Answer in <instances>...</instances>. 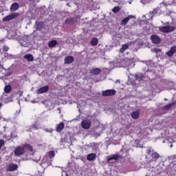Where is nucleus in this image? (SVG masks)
Segmentation results:
<instances>
[{"label":"nucleus","mask_w":176,"mask_h":176,"mask_svg":"<svg viewBox=\"0 0 176 176\" xmlns=\"http://www.w3.org/2000/svg\"><path fill=\"white\" fill-rule=\"evenodd\" d=\"M133 62L131 60L128 58H124L122 59H120L118 63L115 64V67H122V68H126V67H130Z\"/></svg>","instance_id":"obj_1"},{"label":"nucleus","mask_w":176,"mask_h":176,"mask_svg":"<svg viewBox=\"0 0 176 176\" xmlns=\"http://www.w3.org/2000/svg\"><path fill=\"white\" fill-rule=\"evenodd\" d=\"M159 30L160 32H163L164 34H169V32H174V31H175V26L166 25L160 27Z\"/></svg>","instance_id":"obj_2"},{"label":"nucleus","mask_w":176,"mask_h":176,"mask_svg":"<svg viewBox=\"0 0 176 176\" xmlns=\"http://www.w3.org/2000/svg\"><path fill=\"white\" fill-rule=\"evenodd\" d=\"M21 46L23 47H28L30 46V37L28 36H23L21 40H19Z\"/></svg>","instance_id":"obj_3"},{"label":"nucleus","mask_w":176,"mask_h":176,"mask_svg":"<svg viewBox=\"0 0 176 176\" xmlns=\"http://www.w3.org/2000/svg\"><path fill=\"white\" fill-rule=\"evenodd\" d=\"M19 15V14L17 12H12L3 18V21H10V20H14V19H16Z\"/></svg>","instance_id":"obj_4"},{"label":"nucleus","mask_w":176,"mask_h":176,"mask_svg":"<svg viewBox=\"0 0 176 176\" xmlns=\"http://www.w3.org/2000/svg\"><path fill=\"white\" fill-rule=\"evenodd\" d=\"M116 91L115 89H107L102 92V97H110L111 96H115Z\"/></svg>","instance_id":"obj_5"},{"label":"nucleus","mask_w":176,"mask_h":176,"mask_svg":"<svg viewBox=\"0 0 176 176\" xmlns=\"http://www.w3.org/2000/svg\"><path fill=\"white\" fill-rule=\"evenodd\" d=\"M91 126V121L89 120H85L81 122V127L85 129V130H89Z\"/></svg>","instance_id":"obj_6"},{"label":"nucleus","mask_w":176,"mask_h":176,"mask_svg":"<svg viewBox=\"0 0 176 176\" xmlns=\"http://www.w3.org/2000/svg\"><path fill=\"white\" fill-rule=\"evenodd\" d=\"M151 39L153 42V43H154L155 45H159V43H160L161 42V39L160 37H159V36L153 34L151 36Z\"/></svg>","instance_id":"obj_7"},{"label":"nucleus","mask_w":176,"mask_h":176,"mask_svg":"<svg viewBox=\"0 0 176 176\" xmlns=\"http://www.w3.org/2000/svg\"><path fill=\"white\" fill-rule=\"evenodd\" d=\"M52 162L51 158H49L47 155H45L42 160V164H46V166H49L52 165Z\"/></svg>","instance_id":"obj_8"},{"label":"nucleus","mask_w":176,"mask_h":176,"mask_svg":"<svg viewBox=\"0 0 176 176\" xmlns=\"http://www.w3.org/2000/svg\"><path fill=\"white\" fill-rule=\"evenodd\" d=\"M131 19H134V16L129 15L127 17L124 18L120 21V25H126L129 21H130Z\"/></svg>","instance_id":"obj_9"},{"label":"nucleus","mask_w":176,"mask_h":176,"mask_svg":"<svg viewBox=\"0 0 176 176\" xmlns=\"http://www.w3.org/2000/svg\"><path fill=\"white\" fill-rule=\"evenodd\" d=\"M24 153V148L22 146H18L15 150H14V154L16 156H21Z\"/></svg>","instance_id":"obj_10"},{"label":"nucleus","mask_w":176,"mask_h":176,"mask_svg":"<svg viewBox=\"0 0 176 176\" xmlns=\"http://www.w3.org/2000/svg\"><path fill=\"white\" fill-rule=\"evenodd\" d=\"M49 91V86L46 85L39 88L37 90V94H43V93H47Z\"/></svg>","instance_id":"obj_11"},{"label":"nucleus","mask_w":176,"mask_h":176,"mask_svg":"<svg viewBox=\"0 0 176 176\" xmlns=\"http://www.w3.org/2000/svg\"><path fill=\"white\" fill-rule=\"evenodd\" d=\"M176 53V46H173L170 47V50L168 51L166 54L168 57H173V55Z\"/></svg>","instance_id":"obj_12"},{"label":"nucleus","mask_w":176,"mask_h":176,"mask_svg":"<svg viewBox=\"0 0 176 176\" xmlns=\"http://www.w3.org/2000/svg\"><path fill=\"white\" fill-rule=\"evenodd\" d=\"M65 64H72L75 61V58L72 56H67L64 59Z\"/></svg>","instance_id":"obj_13"},{"label":"nucleus","mask_w":176,"mask_h":176,"mask_svg":"<svg viewBox=\"0 0 176 176\" xmlns=\"http://www.w3.org/2000/svg\"><path fill=\"white\" fill-rule=\"evenodd\" d=\"M151 162H157L160 157H161L160 155L156 152H153L151 155Z\"/></svg>","instance_id":"obj_14"},{"label":"nucleus","mask_w":176,"mask_h":176,"mask_svg":"<svg viewBox=\"0 0 176 176\" xmlns=\"http://www.w3.org/2000/svg\"><path fill=\"white\" fill-rule=\"evenodd\" d=\"M19 8H20L19 3H13L10 8V10L12 12H16V10H19Z\"/></svg>","instance_id":"obj_15"},{"label":"nucleus","mask_w":176,"mask_h":176,"mask_svg":"<svg viewBox=\"0 0 176 176\" xmlns=\"http://www.w3.org/2000/svg\"><path fill=\"white\" fill-rule=\"evenodd\" d=\"M39 129H42V126L39 125V123L35 122L30 126V130H39Z\"/></svg>","instance_id":"obj_16"},{"label":"nucleus","mask_w":176,"mask_h":176,"mask_svg":"<svg viewBox=\"0 0 176 176\" xmlns=\"http://www.w3.org/2000/svg\"><path fill=\"white\" fill-rule=\"evenodd\" d=\"M96 157H97V155H96V153H90L87 155V160L89 162H93V160H96Z\"/></svg>","instance_id":"obj_17"},{"label":"nucleus","mask_w":176,"mask_h":176,"mask_svg":"<svg viewBox=\"0 0 176 176\" xmlns=\"http://www.w3.org/2000/svg\"><path fill=\"white\" fill-rule=\"evenodd\" d=\"M23 58L25 60H27L28 63H32V61H34V56L31 54H25Z\"/></svg>","instance_id":"obj_18"},{"label":"nucleus","mask_w":176,"mask_h":176,"mask_svg":"<svg viewBox=\"0 0 176 176\" xmlns=\"http://www.w3.org/2000/svg\"><path fill=\"white\" fill-rule=\"evenodd\" d=\"M65 126V125L63 124V122H60V124H57L56 128L57 133H60V131H63Z\"/></svg>","instance_id":"obj_19"},{"label":"nucleus","mask_w":176,"mask_h":176,"mask_svg":"<svg viewBox=\"0 0 176 176\" xmlns=\"http://www.w3.org/2000/svg\"><path fill=\"white\" fill-rule=\"evenodd\" d=\"M19 168V166L16 164H10L7 168L8 171H14Z\"/></svg>","instance_id":"obj_20"},{"label":"nucleus","mask_w":176,"mask_h":176,"mask_svg":"<svg viewBox=\"0 0 176 176\" xmlns=\"http://www.w3.org/2000/svg\"><path fill=\"white\" fill-rule=\"evenodd\" d=\"M144 78L145 76L141 73L135 75V79H136V80H138V82H141V80H142V79H144Z\"/></svg>","instance_id":"obj_21"},{"label":"nucleus","mask_w":176,"mask_h":176,"mask_svg":"<svg viewBox=\"0 0 176 176\" xmlns=\"http://www.w3.org/2000/svg\"><path fill=\"white\" fill-rule=\"evenodd\" d=\"M118 159H120V155H113L107 158V161L111 162V160H118Z\"/></svg>","instance_id":"obj_22"},{"label":"nucleus","mask_w":176,"mask_h":176,"mask_svg":"<svg viewBox=\"0 0 176 176\" xmlns=\"http://www.w3.org/2000/svg\"><path fill=\"white\" fill-rule=\"evenodd\" d=\"M139 116H140V110H137L135 111H133L131 113L132 119H138Z\"/></svg>","instance_id":"obj_23"},{"label":"nucleus","mask_w":176,"mask_h":176,"mask_svg":"<svg viewBox=\"0 0 176 176\" xmlns=\"http://www.w3.org/2000/svg\"><path fill=\"white\" fill-rule=\"evenodd\" d=\"M76 19L75 18H69V19H67L65 22L66 23V24H74V23H76Z\"/></svg>","instance_id":"obj_24"},{"label":"nucleus","mask_w":176,"mask_h":176,"mask_svg":"<svg viewBox=\"0 0 176 176\" xmlns=\"http://www.w3.org/2000/svg\"><path fill=\"white\" fill-rule=\"evenodd\" d=\"M162 12L160 11V9L159 8H155L153 11H150V14H160Z\"/></svg>","instance_id":"obj_25"},{"label":"nucleus","mask_w":176,"mask_h":176,"mask_svg":"<svg viewBox=\"0 0 176 176\" xmlns=\"http://www.w3.org/2000/svg\"><path fill=\"white\" fill-rule=\"evenodd\" d=\"M91 75H100V74H101V70L98 68H95L91 71Z\"/></svg>","instance_id":"obj_26"},{"label":"nucleus","mask_w":176,"mask_h":176,"mask_svg":"<svg viewBox=\"0 0 176 176\" xmlns=\"http://www.w3.org/2000/svg\"><path fill=\"white\" fill-rule=\"evenodd\" d=\"M36 28L37 30L41 31L43 28V23L42 22L36 21Z\"/></svg>","instance_id":"obj_27"},{"label":"nucleus","mask_w":176,"mask_h":176,"mask_svg":"<svg viewBox=\"0 0 176 176\" xmlns=\"http://www.w3.org/2000/svg\"><path fill=\"white\" fill-rule=\"evenodd\" d=\"M45 156H48L49 159H53L54 156H56V153H54V151H49Z\"/></svg>","instance_id":"obj_28"},{"label":"nucleus","mask_w":176,"mask_h":176,"mask_svg":"<svg viewBox=\"0 0 176 176\" xmlns=\"http://www.w3.org/2000/svg\"><path fill=\"white\" fill-rule=\"evenodd\" d=\"M57 45V41L56 40H52L49 41L48 43V46L49 47H54Z\"/></svg>","instance_id":"obj_29"},{"label":"nucleus","mask_w":176,"mask_h":176,"mask_svg":"<svg viewBox=\"0 0 176 176\" xmlns=\"http://www.w3.org/2000/svg\"><path fill=\"white\" fill-rule=\"evenodd\" d=\"M8 38H9V39H14V38H16V33L13 31L10 32L8 34Z\"/></svg>","instance_id":"obj_30"},{"label":"nucleus","mask_w":176,"mask_h":176,"mask_svg":"<svg viewBox=\"0 0 176 176\" xmlns=\"http://www.w3.org/2000/svg\"><path fill=\"white\" fill-rule=\"evenodd\" d=\"M127 49H129V45L124 44V45H123L122 46V47L120 48V52L121 53H124V51H125V50H127Z\"/></svg>","instance_id":"obj_31"},{"label":"nucleus","mask_w":176,"mask_h":176,"mask_svg":"<svg viewBox=\"0 0 176 176\" xmlns=\"http://www.w3.org/2000/svg\"><path fill=\"white\" fill-rule=\"evenodd\" d=\"M98 44V39L97 38H94L91 41V45L92 46H97Z\"/></svg>","instance_id":"obj_32"},{"label":"nucleus","mask_w":176,"mask_h":176,"mask_svg":"<svg viewBox=\"0 0 176 176\" xmlns=\"http://www.w3.org/2000/svg\"><path fill=\"white\" fill-rule=\"evenodd\" d=\"M4 91L5 93H10L12 91V86L10 85H6L5 87H4Z\"/></svg>","instance_id":"obj_33"},{"label":"nucleus","mask_w":176,"mask_h":176,"mask_svg":"<svg viewBox=\"0 0 176 176\" xmlns=\"http://www.w3.org/2000/svg\"><path fill=\"white\" fill-rule=\"evenodd\" d=\"M4 56L6 58H8V60H12V58H13V55H12V54L6 52L4 54Z\"/></svg>","instance_id":"obj_34"},{"label":"nucleus","mask_w":176,"mask_h":176,"mask_svg":"<svg viewBox=\"0 0 176 176\" xmlns=\"http://www.w3.org/2000/svg\"><path fill=\"white\" fill-rule=\"evenodd\" d=\"M151 152H155V150H153V148L152 147H148V148L146 150V153L147 155H151Z\"/></svg>","instance_id":"obj_35"},{"label":"nucleus","mask_w":176,"mask_h":176,"mask_svg":"<svg viewBox=\"0 0 176 176\" xmlns=\"http://www.w3.org/2000/svg\"><path fill=\"white\" fill-rule=\"evenodd\" d=\"M23 148H25V149H28V151H32V146H31V145L30 144L23 145Z\"/></svg>","instance_id":"obj_36"},{"label":"nucleus","mask_w":176,"mask_h":176,"mask_svg":"<svg viewBox=\"0 0 176 176\" xmlns=\"http://www.w3.org/2000/svg\"><path fill=\"white\" fill-rule=\"evenodd\" d=\"M120 10V8L119 7H114L113 9H112V12L113 13H118V12H119Z\"/></svg>","instance_id":"obj_37"},{"label":"nucleus","mask_w":176,"mask_h":176,"mask_svg":"<svg viewBox=\"0 0 176 176\" xmlns=\"http://www.w3.org/2000/svg\"><path fill=\"white\" fill-rule=\"evenodd\" d=\"M2 71H6V69L3 67L2 62L0 61V72H2Z\"/></svg>","instance_id":"obj_38"},{"label":"nucleus","mask_w":176,"mask_h":176,"mask_svg":"<svg viewBox=\"0 0 176 176\" xmlns=\"http://www.w3.org/2000/svg\"><path fill=\"white\" fill-rule=\"evenodd\" d=\"M97 144L96 143H91L90 144V147L92 148V149H94V151H96V149H97Z\"/></svg>","instance_id":"obj_39"},{"label":"nucleus","mask_w":176,"mask_h":176,"mask_svg":"<svg viewBox=\"0 0 176 176\" xmlns=\"http://www.w3.org/2000/svg\"><path fill=\"white\" fill-rule=\"evenodd\" d=\"M9 49H10L9 47L7 45H3L2 47L3 52H9Z\"/></svg>","instance_id":"obj_40"},{"label":"nucleus","mask_w":176,"mask_h":176,"mask_svg":"<svg viewBox=\"0 0 176 176\" xmlns=\"http://www.w3.org/2000/svg\"><path fill=\"white\" fill-rule=\"evenodd\" d=\"M173 107H174V103H170L167 104L165 108L166 109H170V108H172Z\"/></svg>","instance_id":"obj_41"},{"label":"nucleus","mask_w":176,"mask_h":176,"mask_svg":"<svg viewBox=\"0 0 176 176\" xmlns=\"http://www.w3.org/2000/svg\"><path fill=\"white\" fill-rule=\"evenodd\" d=\"M151 0H141V3L143 4V5H146V3H149V1Z\"/></svg>","instance_id":"obj_42"},{"label":"nucleus","mask_w":176,"mask_h":176,"mask_svg":"<svg viewBox=\"0 0 176 176\" xmlns=\"http://www.w3.org/2000/svg\"><path fill=\"white\" fill-rule=\"evenodd\" d=\"M153 52H155V53H160V52H162V50H160L159 48H154L153 50Z\"/></svg>","instance_id":"obj_43"},{"label":"nucleus","mask_w":176,"mask_h":176,"mask_svg":"<svg viewBox=\"0 0 176 176\" xmlns=\"http://www.w3.org/2000/svg\"><path fill=\"white\" fill-rule=\"evenodd\" d=\"M43 131H45V133H53V129H45Z\"/></svg>","instance_id":"obj_44"},{"label":"nucleus","mask_w":176,"mask_h":176,"mask_svg":"<svg viewBox=\"0 0 176 176\" xmlns=\"http://www.w3.org/2000/svg\"><path fill=\"white\" fill-rule=\"evenodd\" d=\"M3 145H5V140H0V149L2 148Z\"/></svg>","instance_id":"obj_45"},{"label":"nucleus","mask_w":176,"mask_h":176,"mask_svg":"<svg viewBox=\"0 0 176 176\" xmlns=\"http://www.w3.org/2000/svg\"><path fill=\"white\" fill-rule=\"evenodd\" d=\"M92 9L93 10H97V9H100V7H96V3H94V5H92Z\"/></svg>","instance_id":"obj_46"},{"label":"nucleus","mask_w":176,"mask_h":176,"mask_svg":"<svg viewBox=\"0 0 176 176\" xmlns=\"http://www.w3.org/2000/svg\"><path fill=\"white\" fill-rule=\"evenodd\" d=\"M41 0H33V3H38Z\"/></svg>","instance_id":"obj_47"},{"label":"nucleus","mask_w":176,"mask_h":176,"mask_svg":"<svg viewBox=\"0 0 176 176\" xmlns=\"http://www.w3.org/2000/svg\"><path fill=\"white\" fill-rule=\"evenodd\" d=\"M116 83H120V80H116Z\"/></svg>","instance_id":"obj_48"},{"label":"nucleus","mask_w":176,"mask_h":176,"mask_svg":"<svg viewBox=\"0 0 176 176\" xmlns=\"http://www.w3.org/2000/svg\"><path fill=\"white\" fill-rule=\"evenodd\" d=\"M31 102H32V104H35V100H31Z\"/></svg>","instance_id":"obj_49"},{"label":"nucleus","mask_w":176,"mask_h":176,"mask_svg":"<svg viewBox=\"0 0 176 176\" xmlns=\"http://www.w3.org/2000/svg\"><path fill=\"white\" fill-rule=\"evenodd\" d=\"M66 5H67V6H69V3H67Z\"/></svg>","instance_id":"obj_50"},{"label":"nucleus","mask_w":176,"mask_h":176,"mask_svg":"<svg viewBox=\"0 0 176 176\" xmlns=\"http://www.w3.org/2000/svg\"><path fill=\"white\" fill-rule=\"evenodd\" d=\"M2 107V103L0 102V107Z\"/></svg>","instance_id":"obj_51"},{"label":"nucleus","mask_w":176,"mask_h":176,"mask_svg":"<svg viewBox=\"0 0 176 176\" xmlns=\"http://www.w3.org/2000/svg\"><path fill=\"white\" fill-rule=\"evenodd\" d=\"M153 18V16H151V20H152Z\"/></svg>","instance_id":"obj_52"},{"label":"nucleus","mask_w":176,"mask_h":176,"mask_svg":"<svg viewBox=\"0 0 176 176\" xmlns=\"http://www.w3.org/2000/svg\"><path fill=\"white\" fill-rule=\"evenodd\" d=\"M10 101H12L11 99L9 101H8V102H10Z\"/></svg>","instance_id":"obj_53"},{"label":"nucleus","mask_w":176,"mask_h":176,"mask_svg":"<svg viewBox=\"0 0 176 176\" xmlns=\"http://www.w3.org/2000/svg\"><path fill=\"white\" fill-rule=\"evenodd\" d=\"M170 148H173V144L170 145Z\"/></svg>","instance_id":"obj_54"},{"label":"nucleus","mask_w":176,"mask_h":176,"mask_svg":"<svg viewBox=\"0 0 176 176\" xmlns=\"http://www.w3.org/2000/svg\"><path fill=\"white\" fill-rule=\"evenodd\" d=\"M165 101H167V99L164 98Z\"/></svg>","instance_id":"obj_55"},{"label":"nucleus","mask_w":176,"mask_h":176,"mask_svg":"<svg viewBox=\"0 0 176 176\" xmlns=\"http://www.w3.org/2000/svg\"><path fill=\"white\" fill-rule=\"evenodd\" d=\"M62 1H69V0H62Z\"/></svg>","instance_id":"obj_56"},{"label":"nucleus","mask_w":176,"mask_h":176,"mask_svg":"<svg viewBox=\"0 0 176 176\" xmlns=\"http://www.w3.org/2000/svg\"><path fill=\"white\" fill-rule=\"evenodd\" d=\"M41 10H43V8H41Z\"/></svg>","instance_id":"obj_57"},{"label":"nucleus","mask_w":176,"mask_h":176,"mask_svg":"<svg viewBox=\"0 0 176 176\" xmlns=\"http://www.w3.org/2000/svg\"><path fill=\"white\" fill-rule=\"evenodd\" d=\"M41 14H43V12H41Z\"/></svg>","instance_id":"obj_58"},{"label":"nucleus","mask_w":176,"mask_h":176,"mask_svg":"<svg viewBox=\"0 0 176 176\" xmlns=\"http://www.w3.org/2000/svg\"><path fill=\"white\" fill-rule=\"evenodd\" d=\"M1 42H3V39L1 41Z\"/></svg>","instance_id":"obj_59"},{"label":"nucleus","mask_w":176,"mask_h":176,"mask_svg":"<svg viewBox=\"0 0 176 176\" xmlns=\"http://www.w3.org/2000/svg\"><path fill=\"white\" fill-rule=\"evenodd\" d=\"M19 104H20V101H19Z\"/></svg>","instance_id":"obj_60"},{"label":"nucleus","mask_w":176,"mask_h":176,"mask_svg":"<svg viewBox=\"0 0 176 176\" xmlns=\"http://www.w3.org/2000/svg\"><path fill=\"white\" fill-rule=\"evenodd\" d=\"M66 176H68V175H66Z\"/></svg>","instance_id":"obj_61"}]
</instances>
